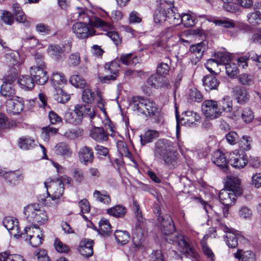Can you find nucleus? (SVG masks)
<instances>
[{"mask_svg":"<svg viewBox=\"0 0 261 261\" xmlns=\"http://www.w3.org/2000/svg\"><path fill=\"white\" fill-rule=\"evenodd\" d=\"M14 14L15 16L16 20L20 23H22L25 27L30 26V22L26 19L25 15L21 8L15 4L13 6Z\"/></svg>","mask_w":261,"mask_h":261,"instance_id":"2f4dec72","label":"nucleus"},{"mask_svg":"<svg viewBox=\"0 0 261 261\" xmlns=\"http://www.w3.org/2000/svg\"><path fill=\"white\" fill-rule=\"evenodd\" d=\"M238 80L240 83L245 86H249L253 83L252 76L247 73L240 74L238 77Z\"/></svg>","mask_w":261,"mask_h":261,"instance_id":"4d7b16f0","label":"nucleus"},{"mask_svg":"<svg viewBox=\"0 0 261 261\" xmlns=\"http://www.w3.org/2000/svg\"><path fill=\"white\" fill-rule=\"evenodd\" d=\"M36 31L39 34L46 35L51 33L50 28L46 24L40 23L37 24L35 27Z\"/></svg>","mask_w":261,"mask_h":261,"instance_id":"69168bd1","label":"nucleus"},{"mask_svg":"<svg viewBox=\"0 0 261 261\" xmlns=\"http://www.w3.org/2000/svg\"><path fill=\"white\" fill-rule=\"evenodd\" d=\"M235 257L239 258V261H255V256L253 252L246 251L240 254L239 253L234 254Z\"/></svg>","mask_w":261,"mask_h":261,"instance_id":"de8ad7c7","label":"nucleus"},{"mask_svg":"<svg viewBox=\"0 0 261 261\" xmlns=\"http://www.w3.org/2000/svg\"><path fill=\"white\" fill-rule=\"evenodd\" d=\"M18 223L16 218L10 216L6 217L3 221L4 227L9 231L10 234L16 238L22 237V233H20L19 230Z\"/></svg>","mask_w":261,"mask_h":261,"instance_id":"ddd939ff","label":"nucleus"},{"mask_svg":"<svg viewBox=\"0 0 261 261\" xmlns=\"http://www.w3.org/2000/svg\"><path fill=\"white\" fill-rule=\"evenodd\" d=\"M202 111L204 115L211 120L217 119L221 115L218 102L214 100L204 101L202 105Z\"/></svg>","mask_w":261,"mask_h":261,"instance_id":"423d86ee","label":"nucleus"},{"mask_svg":"<svg viewBox=\"0 0 261 261\" xmlns=\"http://www.w3.org/2000/svg\"><path fill=\"white\" fill-rule=\"evenodd\" d=\"M93 241L88 239H84L80 242L79 246L80 253L86 257L91 256L93 254Z\"/></svg>","mask_w":261,"mask_h":261,"instance_id":"5701e85b","label":"nucleus"},{"mask_svg":"<svg viewBox=\"0 0 261 261\" xmlns=\"http://www.w3.org/2000/svg\"><path fill=\"white\" fill-rule=\"evenodd\" d=\"M214 57L216 60V62H217L218 65H225L226 64L228 63V62L230 60L229 55L224 53L219 52L216 53L214 55Z\"/></svg>","mask_w":261,"mask_h":261,"instance_id":"3c124183","label":"nucleus"},{"mask_svg":"<svg viewBox=\"0 0 261 261\" xmlns=\"http://www.w3.org/2000/svg\"><path fill=\"white\" fill-rule=\"evenodd\" d=\"M238 195L227 189H222L219 193V197L221 202L225 206H230L233 205Z\"/></svg>","mask_w":261,"mask_h":261,"instance_id":"aec40b11","label":"nucleus"},{"mask_svg":"<svg viewBox=\"0 0 261 261\" xmlns=\"http://www.w3.org/2000/svg\"><path fill=\"white\" fill-rule=\"evenodd\" d=\"M74 112L79 117L81 118V122L84 117H88L90 119L91 125L94 126L93 119L95 117V111L94 109L84 105L79 104L74 107Z\"/></svg>","mask_w":261,"mask_h":261,"instance_id":"9b49d317","label":"nucleus"},{"mask_svg":"<svg viewBox=\"0 0 261 261\" xmlns=\"http://www.w3.org/2000/svg\"><path fill=\"white\" fill-rule=\"evenodd\" d=\"M57 90L55 99L58 102L64 103L69 100L70 95L63 91L61 88L59 87Z\"/></svg>","mask_w":261,"mask_h":261,"instance_id":"5fc2aeb1","label":"nucleus"},{"mask_svg":"<svg viewBox=\"0 0 261 261\" xmlns=\"http://www.w3.org/2000/svg\"><path fill=\"white\" fill-rule=\"evenodd\" d=\"M117 242L122 245L126 244L129 239V234L126 231L117 230L114 233Z\"/></svg>","mask_w":261,"mask_h":261,"instance_id":"79ce46f5","label":"nucleus"},{"mask_svg":"<svg viewBox=\"0 0 261 261\" xmlns=\"http://www.w3.org/2000/svg\"><path fill=\"white\" fill-rule=\"evenodd\" d=\"M133 211L136 218L133 228V242L136 248L142 246L143 242L144 230L146 227V220L143 217L140 206L136 201H133Z\"/></svg>","mask_w":261,"mask_h":261,"instance_id":"20e7f679","label":"nucleus"},{"mask_svg":"<svg viewBox=\"0 0 261 261\" xmlns=\"http://www.w3.org/2000/svg\"><path fill=\"white\" fill-rule=\"evenodd\" d=\"M99 232L103 236L108 235L112 232L111 226L109 221L102 219L99 222Z\"/></svg>","mask_w":261,"mask_h":261,"instance_id":"a19ab883","label":"nucleus"},{"mask_svg":"<svg viewBox=\"0 0 261 261\" xmlns=\"http://www.w3.org/2000/svg\"><path fill=\"white\" fill-rule=\"evenodd\" d=\"M247 17L249 22L251 24H258L261 21V14L256 10L254 12L249 14Z\"/></svg>","mask_w":261,"mask_h":261,"instance_id":"774afa93","label":"nucleus"},{"mask_svg":"<svg viewBox=\"0 0 261 261\" xmlns=\"http://www.w3.org/2000/svg\"><path fill=\"white\" fill-rule=\"evenodd\" d=\"M227 74L230 77H233L238 73V67L234 63H228L225 65Z\"/></svg>","mask_w":261,"mask_h":261,"instance_id":"e2e57ef3","label":"nucleus"},{"mask_svg":"<svg viewBox=\"0 0 261 261\" xmlns=\"http://www.w3.org/2000/svg\"><path fill=\"white\" fill-rule=\"evenodd\" d=\"M167 18V14L164 10H157L154 14V20L156 23L162 24L165 22Z\"/></svg>","mask_w":261,"mask_h":261,"instance_id":"09e8293b","label":"nucleus"},{"mask_svg":"<svg viewBox=\"0 0 261 261\" xmlns=\"http://www.w3.org/2000/svg\"><path fill=\"white\" fill-rule=\"evenodd\" d=\"M159 137L158 132L154 130H148L143 135L140 136L141 143L145 145L152 142L155 139Z\"/></svg>","mask_w":261,"mask_h":261,"instance_id":"473e14b6","label":"nucleus"},{"mask_svg":"<svg viewBox=\"0 0 261 261\" xmlns=\"http://www.w3.org/2000/svg\"><path fill=\"white\" fill-rule=\"evenodd\" d=\"M22 233V238H25V235L29 236L30 244L33 247H37L42 244V234L39 232V228L34 227H27Z\"/></svg>","mask_w":261,"mask_h":261,"instance_id":"0eeeda50","label":"nucleus"},{"mask_svg":"<svg viewBox=\"0 0 261 261\" xmlns=\"http://www.w3.org/2000/svg\"><path fill=\"white\" fill-rule=\"evenodd\" d=\"M66 122L74 125H79L81 123V118L77 115L70 111H66L63 116Z\"/></svg>","mask_w":261,"mask_h":261,"instance_id":"58836bf2","label":"nucleus"},{"mask_svg":"<svg viewBox=\"0 0 261 261\" xmlns=\"http://www.w3.org/2000/svg\"><path fill=\"white\" fill-rule=\"evenodd\" d=\"M30 73L35 83L39 85L45 84L48 80L45 68L30 67Z\"/></svg>","mask_w":261,"mask_h":261,"instance_id":"dca6fc26","label":"nucleus"},{"mask_svg":"<svg viewBox=\"0 0 261 261\" xmlns=\"http://www.w3.org/2000/svg\"><path fill=\"white\" fill-rule=\"evenodd\" d=\"M206 48V43L204 42H201L190 46V56L192 64L196 65L200 61Z\"/></svg>","mask_w":261,"mask_h":261,"instance_id":"f8f14e48","label":"nucleus"},{"mask_svg":"<svg viewBox=\"0 0 261 261\" xmlns=\"http://www.w3.org/2000/svg\"><path fill=\"white\" fill-rule=\"evenodd\" d=\"M170 70V67L167 63H161L156 68V74L164 77L167 75Z\"/></svg>","mask_w":261,"mask_h":261,"instance_id":"338daca9","label":"nucleus"},{"mask_svg":"<svg viewBox=\"0 0 261 261\" xmlns=\"http://www.w3.org/2000/svg\"><path fill=\"white\" fill-rule=\"evenodd\" d=\"M251 138L249 136H243L239 142V146L243 150L247 151L251 148Z\"/></svg>","mask_w":261,"mask_h":261,"instance_id":"bf43d9fd","label":"nucleus"},{"mask_svg":"<svg viewBox=\"0 0 261 261\" xmlns=\"http://www.w3.org/2000/svg\"><path fill=\"white\" fill-rule=\"evenodd\" d=\"M196 19L189 14H184L181 16V22L185 27L190 28L195 24Z\"/></svg>","mask_w":261,"mask_h":261,"instance_id":"6e6d98bb","label":"nucleus"},{"mask_svg":"<svg viewBox=\"0 0 261 261\" xmlns=\"http://www.w3.org/2000/svg\"><path fill=\"white\" fill-rule=\"evenodd\" d=\"M7 58L9 60L10 65H12L14 68L18 67L24 62V59L20 57L19 53L16 51H12L6 55Z\"/></svg>","mask_w":261,"mask_h":261,"instance_id":"c85d7f7f","label":"nucleus"},{"mask_svg":"<svg viewBox=\"0 0 261 261\" xmlns=\"http://www.w3.org/2000/svg\"><path fill=\"white\" fill-rule=\"evenodd\" d=\"M227 189L236 193L238 195H241L242 193V189L241 187L240 179L236 176H230L227 177L226 181Z\"/></svg>","mask_w":261,"mask_h":261,"instance_id":"4be33fe9","label":"nucleus"},{"mask_svg":"<svg viewBox=\"0 0 261 261\" xmlns=\"http://www.w3.org/2000/svg\"><path fill=\"white\" fill-rule=\"evenodd\" d=\"M201 244L203 254L209 261H214L215 256L212 249L207 246L204 241H201Z\"/></svg>","mask_w":261,"mask_h":261,"instance_id":"603ef678","label":"nucleus"},{"mask_svg":"<svg viewBox=\"0 0 261 261\" xmlns=\"http://www.w3.org/2000/svg\"><path fill=\"white\" fill-rule=\"evenodd\" d=\"M15 80L14 76H7L5 77V81L1 87V94L2 96L6 98L11 99L15 95V91L12 84Z\"/></svg>","mask_w":261,"mask_h":261,"instance_id":"4468645a","label":"nucleus"},{"mask_svg":"<svg viewBox=\"0 0 261 261\" xmlns=\"http://www.w3.org/2000/svg\"><path fill=\"white\" fill-rule=\"evenodd\" d=\"M7 111L10 113L19 114L23 110V103L22 98L14 97L7 100L6 103Z\"/></svg>","mask_w":261,"mask_h":261,"instance_id":"f3484780","label":"nucleus"},{"mask_svg":"<svg viewBox=\"0 0 261 261\" xmlns=\"http://www.w3.org/2000/svg\"><path fill=\"white\" fill-rule=\"evenodd\" d=\"M176 11V9L173 7V8L169 9L167 13V18L169 22L175 25L179 24L181 20V16Z\"/></svg>","mask_w":261,"mask_h":261,"instance_id":"f704fd0d","label":"nucleus"},{"mask_svg":"<svg viewBox=\"0 0 261 261\" xmlns=\"http://www.w3.org/2000/svg\"><path fill=\"white\" fill-rule=\"evenodd\" d=\"M177 125L176 128L178 129L179 123L190 126L194 124L196 122L199 121L200 117L197 114V113L187 111L182 113V117L179 120L177 115L176 116Z\"/></svg>","mask_w":261,"mask_h":261,"instance_id":"2eb2a0df","label":"nucleus"},{"mask_svg":"<svg viewBox=\"0 0 261 261\" xmlns=\"http://www.w3.org/2000/svg\"><path fill=\"white\" fill-rule=\"evenodd\" d=\"M223 230L226 232L225 236V241L227 246L230 248H235L238 245L239 238L233 232L230 231V229L227 226H223Z\"/></svg>","mask_w":261,"mask_h":261,"instance_id":"cd10ccee","label":"nucleus"},{"mask_svg":"<svg viewBox=\"0 0 261 261\" xmlns=\"http://www.w3.org/2000/svg\"><path fill=\"white\" fill-rule=\"evenodd\" d=\"M231 92L237 102L242 105L247 102L250 99V94L244 87L237 86L232 88Z\"/></svg>","mask_w":261,"mask_h":261,"instance_id":"a211bd4d","label":"nucleus"},{"mask_svg":"<svg viewBox=\"0 0 261 261\" xmlns=\"http://www.w3.org/2000/svg\"><path fill=\"white\" fill-rule=\"evenodd\" d=\"M93 197L96 200L107 205H109L111 202L110 196L106 194V192L102 193L98 190H95L93 192Z\"/></svg>","mask_w":261,"mask_h":261,"instance_id":"c03bdc74","label":"nucleus"},{"mask_svg":"<svg viewBox=\"0 0 261 261\" xmlns=\"http://www.w3.org/2000/svg\"><path fill=\"white\" fill-rule=\"evenodd\" d=\"M44 56L40 53H37L34 56V60L36 65L32 66L31 67L45 68V63L44 61Z\"/></svg>","mask_w":261,"mask_h":261,"instance_id":"052dcab7","label":"nucleus"},{"mask_svg":"<svg viewBox=\"0 0 261 261\" xmlns=\"http://www.w3.org/2000/svg\"><path fill=\"white\" fill-rule=\"evenodd\" d=\"M77 13L80 20L85 21V22H77L74 23L72 29L77 37L85 39L94 34L95 31L86 24L87 21L90 22L96 27L112 28V25L108 22L103 21L100 18H95L91 21L88 16V10L85 8H78Z\"/></svg>","mask_w":261,"mask_h":261,"instance_id":"7ed1b4c3","label":"nucleus"},{"mask_svg":"<svg viewBox=\"0 0 261 261\" xmlns=\"http://www.w3.org/2000/svg\"><path fill=\"white\" fill-rule=\"evenodd\" d=\"M70 83L74 87L82 88L85 84V80L78 75H73L69 80Z\"/></svg>","mask_w":261,"mask_h":261,"instance_id":"864d4df0","label":"nucleus"},{"mask_svg":"<svg viewBox=\"0 0 261 261\" xmlns=\"http://www.w3.org/2000/svg\"><path fill=\"white\" fill-rule=\"evenodd\" d=\"M158 220L160 222L161 231L164 235L167 236L166 241L178 246V250L186 257L196 259L198 254L188 244L185 237L182 235L173 234L175 229L171 217L169 214L160 215Z\"/></svg>","mask_w":261,"mask_h":261,"instance_id":"f257e3e1","label":"nucleus"},{"mask_svg":"<svg viewBox=\"0 0 261 261\" xmlns=\"http://www.w3.org/2000/svg\"><path fill=\"white\" fill-rule=\"evenodd\" d=\"M44 184L47 190L49 189L53 200L58 199L63 195L64 187L62 185V181L57 179L55 180H50L45 181Z\"/></svg>","mask_w":261,"mask_h":261,"instance_id":"1a4fd4ad","label":"nucleus"},{"mask_svg":"<svg viewBox=\"0 0 261 261\" xmlns=\"http://www.w3.org/2000/svg\"><path fill=\"white\" fill-rule=\"evenodd\" d=\"M148 84L155 89L169 88L170 87L168 81L158 74H152L147 80Z\"/></svg>","mask_w":261,"mask_h":261,"instance_id":"6ab92c4d","label":"nucleus"},{"mask_svg":"<svg viewBox=\"0 0 261 261\" xmlns=\"http://www.w3.org/2000/svg\"><path fill=\"white\" fill-rule=\"evenodd\" d=\"M218 108L221 114L222 112L231 113L232 110V102L229 96H224L218 103Z\"/></svg>","mask_w":261,"mask_h":261,"instance_id":"c756f323","label":"nucleus"},{"mask_svg":"<svg viewBox=\"0 0 261 261\" xmlns=\"http://www.w3.org/2000/svg\"><path fill=\"white\" fill-rule=\"evenodd\" d=\"M24 214L29 222L40 225L45 223L48 219L46 211L37 203L29 204L25 206L24 208Z\"/></svg>","mask_w":261,"mask_h":261,"instance_id":"39448f33","label":"nucleus"},{"mask_svg":"<svg viewBox=\"0 0 261 261\" xmlns=\"http://www.w3.org/2000/svg\"><path fill=\"white\" fill-rule=\"evenodd\" d=\"M22 89L31 90L34 87V81L33 78L29 75H23L18 81Z\"/></svg>","mask_w":261,"mask_h":261,"instance_id":"c9c22d12","label":"nucleus"},{"mask_svg":"<svg viewBox=\"0 0 261 261\" xmlns=\"http://www.w3.org/2000/svg\"><path fill=\"white\" fill-rule=\"evenodd\" d=\"M90 136L97 142L106 141L109 138V134L101 127H94L91 130Z\"/></svg>","mask_w":261,"mask_h":261,"instance_id":"bb28decb","label":"nucleus"},{"mask_svg":"<svg viewBox=\"0 0 261 261\" xmlns=\"http://www.w3.org/2000/svg\"><path fill=\"white\" fill-rule=\"evenodd\" d=\"M213 163L222 169L224 171H226L228 169V166L227 161L225 154L220 150L216 151L213 155Z\"/></svg>","mask_w":261,"mask_h":261,"instance_id":"393cba45","label":"nucleus"},{"mask_svg":"<svg viewBox=\"0 0 261 261\" xmlns=\"http://www.w3.org/2000/svg\"><path fill=\"white\" fill-rule=\"evenodd\" d=\"M107 213L116 218H123L125 215L127 210L122 205H117L107 210Z\"/></svg>","mask_w":261,"mask_h":261,"instance_id":"72a5a7b5","label":"nucleus"},{"mask_svg":"<svg viewBox=\"0 0 261 261\" xmlns=\"http://www.w3.org/2000/svg\"><path fill=\"white\" fill-rule=\"evenodd\" d=\"M146 102V105H144V106H146L145 110V112H146V113H145L144 115L149 116L154 115L155 113L157 111V108L155 102L147 98ZM142 106H143V105Z\"/></svg>","mask_w":261,"mask_h":261,"instance_id":"49530a36","label":"nucleus"},{"mask_svg":"<svg viewBox=\"0 0 261 261\" xmlns=\"http://www.w3.org/2000/svg\"><path fill=\"white\" fill-rule=\"evenodd\" d=\"M58 129L52 126L48 125L42 128L41 138L45 141H48L50 137L55 135Z\"/></svg>","mask_w":261,"mask_h":261,"instance_id":"4c0bfd02","label":"nucleus"},{"mask_svg":"<svg viewBox=\"0 0 261 261\" xmlns=\"http://www.w3.org/2000/svg\"><path fill=\"white\" fill-rule=\"evenodd\" d=\"M118 60L125 65H132L139 63L138 58L136 56H133L132 54H122Z\"/></svg>","mask_w":261,"mask_h":261,"instance_id":"37998d69","label":"nucleus"},{"mask_svg":"<svg viewBox=\"0 0 261 261\" xmlns=\"http://www.w3.org/2000/svg\"><path fill=\"white\" fill-rule=\"evenodd\" d=\"M56 152L57 154L64 156H69L71 152L69 146L64 143H60L55 146Z\"/></svg>","mask_w":261,"mask_h":261,"instance_id":"a18cd8bd","label":"nucleus"},{"mask_svg":"<svg viewBox=\"0 0 261 261\" xmlns=\"http://www.w3.org/2000/svg\"><path fill=\"white\" fill-rule=\"evenodd\" d=\"M154 160L169 169L176 168L179 164L178 153L174 143L166 139H160L155 143L153 150Z\"/></svg>","mask_w":261,"mask_h":261,"instance_id":"f03ea898","label":"nucleus"},{"mask_svg":"<svg viewBox=\"0 0 261 261\" xmlns=\"http://www.w3.org/2000/svg\"><path fill=\"white\" fill-rule=\"evenodd\" d=\"M82 100L85 103H92L95 98V93L89 88H85L82 93Z\"/></svg>","mask_w":261,"mask_h":261,"instance_id":"8fccbe9b","label":"nucleus"},{"mask_svg":"<svg viewBox=\"0 0 261 261\" xmlns=\"http://www.w3.org/2000/svg\"><path fill=\"white\" fill-rule=\"evenodd\" d=\"M214 22L216 25L222 26L226 28H232L235 27L234 21L229 18L216 20L214 21Z\"/></svg>","mask_w":261,"mask_h":261,"instance_id":"0e129e2a","label":"nucleus"},{"mask_svg":"<svg viewBox=\"0 0 261 261\" xmlns=\"http://www.w3.org/2000/svg\"><path fill=\"white\" fill-rule=\"evenodd\" d=\"M119 60L116 59L111 62L107 63L105 65V70L108 74L105 76H99V80L102 83H106L110 80H115L118 76L120 68Z\"/></svg>","mask_w":261,"mask_h":261,"instance_id":"6e6552de","label":"nucleus"},{"mask_svg":"<svg viewBox=\"0 0 261 261\" xmlns=\"http://www.w3.org/2000/svg\"><path fill=\"white\" fill-rule=\"evenodd\" d=\"M19 147L23 150L32 149L35 146V141L30 138L23 137L19 139Z\"/></svg>","mask_w":261,"mask_h":261,"instance_id":"ea45409f","label":"nucleus"},{"mask_svg":"<svg viewBox=\"0 0 261 261\" xmlns=\"http://www.w3.org/2000/svg\"><path fill=\"white\" fill-rule=\"evenodd\" d=\"M49 55L54 60L59 61L65 57L63 46L60 45H50L47 49Z\"/></svg>","mask_w":261,"mask_h":261,"instance_id":"a878e982","label":"nucleus"},{"mask_svg":"<svg viewBox=\"0 0 261 261\" xmlns=\"http://www.w3.org/2000/svg\"><path fill=\"white\" fill-rule=\"evenodd\" d=\"M54 246L56 250L60 253H67L69 251V247L62 242L59 239H55Z\"/></svg>","mask_w":261,"mask_h":261,"instance_id":"13d9d810","label":"nucleus"},{"mask_svg":"<svg viewBox=\"0 0 261 261\" xmlns=\"http://www.w3.org/2000/svg\"><path fill=\"white\" fill-rule=\"evenodd\" d=\"M146 98L140 96H133L130 102V106L134 111H137L141 114L144 115L145 113H146V112H145L146 106H142V105H146Z\"/></svg>","mask_w":261,"mask_h":261,"instance_id":"b1692460","label":"nucleus"},{"mask_svg":"<svg viewBox=\"0 0 261 261\" xmlns=\"http://www.w3.org/2000/svg\"><path fill=\"white\" fill-rule=\"evenodd\" d=\"M78 155L80 161L85 165L91 164L93 161V152L92 148L89 147L85 146L81 147Z\"/></svg>","mask_w":261,"mask_h":261,"instance_id":"412c9836","label":"nucleus"},{"mask_svg":"<svg viewBox=\"0 0 261 261\" xmlns=\"http://www.w3.org/2000/svg\"><path fill=\"white\" fill-rule=\"evenodd\" d=\"M51 81L53 85L56 89L57 87L65 85L67 81L62 73L55 72L52 75Z\"/></svg>","mask_w":261,"mask_h":261,"instance_id":"e433bc0d","label":"nucleus"},{"mask_svg":"<svg viewBox=\"0 0 261 261\" xmlns=\"http://www.w3.org/2000/svg\"><path fill=\"white\" fill-rule=\"evenodd\" d=\"M228 162L236 169H242L247 164L248 160L245 154L238 150L230 153Z\"/></svg>","mask_w":261,"mask_h":261,"instance_id":"9d476101","label":"nucleus"},{"mask_svg":"<svg viewBox=\"0 0 261 261\" xmlns=\"http://www.w3.org/2000/svg\"><path fill=\"white\" fill-rule=\"evenodd\" d=\"M241 118L245 123H249L253 119L254 115L251 110L246 108L243 110Z\"/></svg>","mask_w":261,"mask_h":261,"instance_id":"680f3d73","label":"nucleus"},{"mask_svg":"<svg viewBox=\"0 0 261 261\" xmlns=\"http://www.w3.org/2000/svg\"><path fill=\"white\" fill-rule=\"evenodd\" d=\"M202 81L205 89L207 91L217 89L219 85L218 80L212 75L205 76Z\"/></svg>","mask_w":261,"mask_h":261,"instance_id":"7c9ffc66","label":"nucleus"}]
</instances>
